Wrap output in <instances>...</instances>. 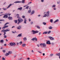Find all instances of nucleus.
I'll list each match as a JSON object with an SVG mask.
<instances>
[{
  "label": "nucleus",
  "mask_w": 60,
  "mask_h": 60,
  "mask_svg": "<svg viewBox=\"0 0 60 60\" xmlns=\"http://www.w3.org/2000/svg\"><path fill=\"white\" fill-rule=\"evenodd\" d=\"M25 0H22V1H17L15 2H14L15 3H21L22 2V3L24 4L25 3Z\"/></svg>",
  "instance_id": "nucleus-1"
},
{
  "label": "nucleus",
  "mask_w": 60,
  "mask_h": 60,
  "mask_svg": "<svg viewBox=\"0 0 60 60\" xmlns=\"http://www.w3.org/2000/svg\"><path fill=\"white\" fill-rule=\"evenodd\" d=\"M9 24V22H6V23L4 25V27H3V28H2V29H5V28H8V27L9 26H8V25H6L7 24Z\"/></svg>",
  "instance_id": "nucleus-2"
},
{
  "label": "nucleus",
  "mask_w": 60,
  "mask_h": 60,
  "mask_svg": "<svg viewBox=\"0 0 60 60\" xmlns=\"http://www.w3.org/2000/svg\"><path fill=\"white\" fill-rule=\"evenodd\" d=\"M32 32H33V34H35V33L37 34L39 32L38 31V30L35 31V30H32Z\"/></svg>",
  "instance_id": "nucleus-3"
},
{
  "label": "nucleus",
  "mask_w": 60,
  "mask_h": 60,
  "mask_svg": "<svg viewBox=\"0 0 60 60\" xmlns=\"http://www.w3.org/2000/svg\"><path fill=\"white\" fill-rule=\"evenodd\" d=\"M40 45L41 46H42L43 47H45L46 46V44L45 43H41L40 44Z\"/></svg>",
  "instance_id": "nucleus-4"
},
{
  "label": "nucleus",
  "mask_w": 60,
  "mask_h": 60,
  "mask_svg": "<svg viewBox=\"0 0 60 60\" xmlns=\"http://www.w3.org/2000/svg\"><path fill=\"white\" fill-rule=\"evenodd\" d=\"M9 45L11 46H15L16 44L15 43H9Z\"/></svg>",
  "instance_id": "nucleus-5"
},
{
  "label": "nucleus",
  "mask_w": 60,
  "mask_h": 60,
  "mask_svg": "<svg viewBox=\"0 0 60 60\" xmlns=\"http://www.w3.org/2000/svg\"><path fill=\"white\" fill-rule=\"evenodd\" d=\"M18 21H19L20 23L22 22L23 21V19L22 18H19L18 19Z\"/></svg>",
  "instance_id": "nucleus-6"
},
{
  "label": "nucleus",
  "mask_w": 60,
  "mask_h": 60,
  "mask_svg": "<svg viewBox=\"0 0 60 60\" xmlns=\"http://www.w3.org/2000/svg\"><path fill=\"white\" fill-rule=\"evenodd\" d=\"M49 38L51 40H54V38H53L52 37H49Z\"/></svg>",
  "instance_id": "nucleus-7"
},
{
  "label": "nucleus",
  "mask_w": 60,
  "mask_h": 60,
  "mask_svg": "<svg viewBox=\"0 0 60 60\" xmlns=\"http://www.w3.org/2000/svg\"><path fill=\"white\" fill-rule=\"evenodd\" d=\"M31 40L33 41H34V40H35V41H37V39L36 38V37H35V38H33Z\"/></svg>",
  "instance_id": "nucleus-8"
},
{
  "label": "nucleus",
  "mask_w": 60,
  "mask_h": 60,
  "mask_svg": "<svg viewBox=\"0 0 60 60\" xmlns=\"http://www.w3.org/2000/svg\"><path fill=\"white\" fill-rule=\"evenodd\" d=\"M6 34V32H4L3 35L4 36V38H7V36L5 35V34Z\"/></svg>",
  "instance_id": "nucleus-9"
},
{
  "label": "nucleus",
  "mask_w": 60,
  "mask_h": 60,
  "mask_svg": "<svg viewBox=\"0 0 60 60\" xmlns=\"http://www.w3.org/2000/svg\"><path fill=\"white\" fill-rule=\"evenodd\" d=\"M46 16L47 17H48L49 16V11L47 12L46 13Z\"/></svg>",
  "instance_id": "nucleus-10"
},
{
  "label": "nucleus",
  "mask_w": 60,
  "mask_h": 60,
  "mask_svg": "<svg viewBox=\"0 0 60 60\" xmlns=\"http://www.w3.org/2000/svg\"><path fill=\"white\" fill-rule=\"evenodd\" d=\"M8 19L10 20H11L13 19L12 17L10 16H9V17H8Z\"/></svg>",
  "instance_id": "nucleus-11"
},
{
  "label": "nucleus",
  "mask_w": 60,
  "mask_h": 60,
  "mask_svg": "<svg viewBox=\"0 0 60 60\" xmlns=\"http://www.w3.org/2000/svg\"><path fill=\"white\" fill-rule=\"evenodd\" d=\"M8 17V16L7 15H4L3 17V18H7Z\"/></svg>",
  "instance_id": "nucleus-12"
},
{
  "label": "nucleus",
  "mask_w": 60,
  "mask_h": 60,
  "mask_svg": "<svg viewBox=\"0 0 60 60\" xmlns=\"http://www.w3.org/2000/svg\"><path fill=\"white\" fill-rule=\"evenodd\" d=\"M5 32H6V31L5 30H1V32H3L4 33Z\"/></svg>",
  "instance_id": "nucleus-13"
},
{
  "label": "nucleus",
  "mask_w": 60,
  "mask_h": 60,
  "mask_svg": "<svg viewBox=\"0 0 60 60\" xmlns=\"http://www.w3.org/2000/svg\"><path fill=\"white\" fill-rule=\"evenodd\" d=\"M21 28V26H19V27H17V29L18 30H20Z\"/></svg>",
  "instance_id": "nucleus-14"
},
{
  "label": "nucleus",
  "mask_w": 60,
  "mask_h": 60,
  "mask_svg": "<svg viewBox=\"0 0 60 60\" xmlns=\"http://www.w3.org/2000/svg\"><path fill=\"white\" fill-rule=\"evenodd\" d=\"M46 44H50L51 43L49 41H48L46 42Z\"/></svg>",
  "instance_id": "nucleus-15"
},
{
  "label": "nucleus",
  "mask_w": 60,
  "mask_h": 60,
  "mask_svg": "<svg viewBox=\"0 0 60 60\" xmlns=\"http://www.w3.org/2000/svg\"><path fill=\"white\" fill-rule=\"evenodd\" d=\"M9 55V54L8 53H7L5 54V55L6 56H8Z\"/></svg>",
  "instance_id": "nucleus-16"
},
{
  "label": "nucleus",
  "mask_w": 60,
  "mask_h": 60,
  "mask_svg": "<svg viewBox=\"0 0 60 60\" xmlns=\"http://www.w3.org/2000/svg\"><path fill=\"white\" fill-rule=\"evenodd\" d=\"M58 21H59V20H58V19H57V20H56L55 21H54V23H55L56 22H58Z\"/></svg>",
  "instance_id": "nucleus-17"
},
{
  "label": "nucleus",
  "mask_w": 60,
  "mask_h": 60,
  "mask_svg": "<svg viewBox=\"0 0 60 60\" xmlns=\"http://www.w3.org/2000/svg\"><path fill=\"white\" fill-rule=\"evenodd\" d=\"M22 9V7H21L20 8H18L17 9L18 10H20V11H21Z\"/></svg>",
  "instance_id": "nucleus-18"
},
{
  "label": "nucleus",
  "mask_w": 60,
  "mask_h": 60,
  "mask_svg": "<svg viewBox=\"0 0 60 60\" xmlns=\"http://www.w3.org/2000/svg\"><path fill=\"white\" fill-rule=\"evenodd\" d=\"M34 12H35V11H34V10H33V11H32L31 12V15L34 14Z\"/></svg>",
  "instance_id": "nucleus-19"
},
{
  "label": "nucleus",
  "mask_w": 60,
  "mask_h": 60,
  "mask_svg": "<svg viewBox=\"0 0 60 60\" xmlns=\"http://www.w3.org/2000/svg\"><path fill=\"white\" fill-rule=\"evenodd\" d=\"M22 34H19L18 36H17V37H18V36H19V37H21L22 36L21 35Z\"/></svg>",
  "instance_id": "nucleus-20"
},
{
  "label": "nucleus",
  "mask_w": 60,
  "mask_h": 60,
  "mask_svg": "<svg viewBox=\"0 0 60 60\" xmlns=\"http://www.w3.org/2000/svg\"><path fill=\"white\" fill-rule=\"evenodd\" d=\"M12 5L11 4H10L7 7V9L8 8H10V6Z\"/></svg>",
  "instance_id": "nucleus-21"
},
{
  "label": "nucleus",
  "mask_w": 60,
  "mask_h": 60,
  "mask_svg": "<svg viewBox=\"0 0 60 60\" xmlns=\"http://www.w3.org/2000/svg\"><path fill=\"white\" fill-rule=\"evenodd\" d=\"M17 18H18V19L20 18V17H19V14H17Z\"/></svg>",
  "instance_id": "nucleus-22"
},
{
  "label": "nucleus",
  "mask_w": 60,
  "mask_h": 60,
  "mask_svg": "<svg viewBox=\"0 0 60 60\" xmlns=\"http://www.w3.org/2000/svg\"><path fill=\"white\" fill-rule=\"evenodd\" d=\"M6 32H7V31H10V29H6L5 30Z\"/></svg>",
  "instance_id": "nucleus-23"
},
{
  "label": "nucleus",
  "mask_w": 60,
  "mask_h": 60,
  "mask_svg": "<svg viewBox=\"0 0 60 60\" xmlns=\"http://www.w3.org/2000/svg\"><path fill=\"white\" fill-rule=\"evenodd\" d=\"M48 33L47 31H46V32H43V34H47Z\"/></svg>",
  "instance_id": "nucleus-24"
},
{
  "label": "nucleus",
  "mask_w": 60,
  "mask_h": 60,
  "mask_svg": "<svg viewBox=\"0 0 60 60\" xmlns=\"http://www.w3.org/2000/svg\"><path fill=\"white\" fill-rule=\"evenodd\" d=\"M14 22H15V23L16 24V23H17V22L18 20H14Z\"/></svg>",
  "instance_id": "nucleus-25"
},
{
  "label": "nucleus",
  "mask_w": 60,
  "mask_h": 60,
  "mask_svg": "<svg viewBox=\"0 0 60 60\" xmlns=\"http://www.w3.org/2000/svg\"><path fill=\"white\" fill-rule=\"evenodd\" d=\"M26 45V44H23L22 45V47H24Z\"/></svg>",
  "instance_id": "nucleus-26"
},
{
  "label": "nucleus",
  "mask_w": 60,
  "mask_h": 60,
  "mask_svg": "<svg viewBox=\"0 0 60 60\" xmlns=\"http://www.w3.org/2000/svg\"><path fill=\"white\" fill-rule=\"evenodd\" d=\"M8 53L10 54H11L12 53V52L11 51H9L8 52Z\"/></svg>",
  "instance_id": "nucleus-27"
},
{
  "label": "nucleus",
  "mask_w": 60,
  "mask_h": 60,
  "mask_svg": "<svg viewBox=\"0 0 60 60\" xmlns=\"http://www.w3.org/2000/svg\"><path fill=\"white\" fill-rule=\"evenodd\" d=\"M23 40L24 41H25L27 40V38H23Z\"/></svg>",
  "instance_id": "nucleus-28"
},
{
  "label": "nucleus",
  "mask_w": 60,
  "mask_h": 60,
  "mask_svg": "<svg viewBox=\"0 0 60 60\" xmlns=\"http://www.w3.org/2000/svg\"><path fill=\"white\" fill-rule=\"evenodd\" d=\"M0 41V42L1 43H4V40H1Z\"/></svg>",
  "instance_id": "nucleus-29"
},
{
  "label": "nucleus",
  "mask_w": 60,
  "mask_h": 60,
  "mask_svg": "<svg viewBox=\"0 0 60 60\" xmlns=\"http://www.w3.org/2000/svg\"><path fill=\"white\" fill-rule=\"evenodd\" d=\"M50 22L51 23L53 22V19H51L50 20Z\"/></svg>",
  "instance_id": "nucleus-30"
},
{
  "label": "nucleus",
  "mask_w": 60,
  "mask_h": 60,
  "mask_svg": "<svg viewBox=\"0 0 60 60\" xmlns=\"http://www.w3.org/2000/svg\"><path fill=\"white\" fill-rule=\"evenodd\" d=\"M43 24L44 25H46V22H43Z\"/></svg>",
  "instance_id": "nucleus-31"
},
{
  "label": "nucleus",
  "mask_w": 60,
  "mask_h": 60,
  "mask_svg": "<svg viewBox=\"0 0 60 60\" xmlns=\"http://www.w3.org/2000/svg\"><path fill=\"white\" fill-rule=\"evenodd\" d=\"M27 21L26 20H24V22L26 24V22Z\"/></svg>",
  "instance_id": "nucleus-32"
},
{
  "label": "nucleus",
  "mask_w": 60,
  "mask_h": 60,
  "mask_svg": "<svg viewBox=\"0 0 60 60\" xmlns=\"http://www.w3.org/2000/svg\"><path fill=\"white\" fill-rule=\"evenodd\" d=\"M49 29H52V27L51 26H50V27H49Z\"/></svg>",
  "instance_id": "nucleus-33"
},
{
  "label": "nucleus",
  "mask_w": 60,
  "mask_h": 60,
  "mask_svg": "<svg viewBox=\"0 0 60 60\" xmlns=\"http://www.w3.org/2000/svg\"><path fill=\"white\" fill-rule=\"evenodd\" d=\"M31 12V10H29L28 11V13H30Z\"/></svg>",
  "instance_id": "nucleus-34"
},
{
  "label": "nucleus",
  "mask_w": 60,
  "mask_h": 60,
  "mask_svg": "<svg viewBox=\"0 0 60 60\" xmlns=\"http://www.w3.org/2000/svg\"><path fill=\"white\" fill-rule=\"evenodd\" d=\"M7 15H8V16H10L11 15V14L8 13V14H7Z\"/></svg>",
  "instance_id": "nucleus-35"
},
{
  "label": "nucleus",
  "mask_w": 60,
  "mask_h": 60,
  "mask_svg": "<svg viewBox=\"0 0 60 60\" xmlns=\"http://www.w3.org/2000/svg\"><path fill=\"white\" fill-rule=\"evenodd\" d=\"M3 9L4 10V11H6L7 10V8H3Z\"/></svg>",
  "instance_id": "nucleus-36"
},
{
  "label": "nucleus",
  "mask_w": 60,
  "mask_h": 60,
  "mask_svg": "<svg viewBox=\"0 0 60 60\" xmlns=\"http://www.w3.org/2000/svg\"><path fill=\"white\" fill-rule=\"evenodd\" d=\"M51 33V31H49L48 32V34H49Z\"/></svg>",
  "instance_id": "nucleus-37"
},
{
  "label": "nucleus",
  "mask_w": 60,
  "mask_h": 60,
  "mask_svg": "<svg viewBox=\"0 0 60 60\" xmlns=\"http://www.w3.org/2000/svg\"><path fill=\"white\" fill-rule=\"evenodd\" d=\"M29 8V6H27V7H26V9H28Z\"/></svg>",
  "instance_id": "nucleus-38"
},
{
  "label": "nucleus",
  "mask_w": 60,
  "mask_h": 60,
  "mask_svg": "<svg viewBox=\"0 0 60 60\" xmlns=\"http://www.w3.org/2000/svg\"><path fill=\"white\" fill-rule=\"evenodd\" d=\"M22 42L21 41V42H20L19 43V44L20 45H21V44H22Z\"/></svg>",
  "instance_id": "nucleus-39"
},
{
  "label": "nucleus",
  "mask_w": 60,
  "mask_h": 60,
  "mask_svg": "<svg viewBox=\"0 0 60 60\" xmlns=\"http://www.w3.org/2000/svg\"><path fill=\"white\" fill-rule=\"evenodd\" d=\"M32 2H30L28 3V5H29V4H31V3Z\"/></svg>",
  "instance_id": "nucleus-40"
},
{
  "label": "nucleus",
  "mask_w": 60,
  "mask_h": 60,
  "mask_svg": "<svg viewBox=\"0 0 60 60\" xmlns=\"http://www.w3.org/2000/svg\"><path fill=\"white\" fill-rule=\"evenodd\" d=\"M25 18V16H24V15H22V18Z\"/></svg>",
  "instance_id": "nucleus-41"
},
{
  "label": "nucleus",
  "mask_w": 60,
  "mask_h": 60,
  "mask_svg": "<svg viewBox=\"0 0 60 60\" xmlns=\"http://www.w3.org/2000/svg\"><path fill=\"white\" fill-rule=\"evenodd\" d=\"M2 60H5V58L4 57H3L2 58Z\"/></svg>",
  "instance_id": "nucleus-42"
},
{
  "label": "nucleus",
  "mask_w": 60,
  "mask_h": 60,
  "mask_svg": "<svg viewBox=\"0 0 60 60\" xmlns=\"http://www.w3.org/2000/svg\"><path fill=\"white\" fill-rule=\"evenodd\" d=\"M3 52L5 53L6 52V51L5 50H3Z\"/></svg>",
  "instance_id": "nucleus-43"
},
{
  "label": "nucleus",
  "mask_w": 60,
  "mask_h": 60,
  "mask_svg": "<svg viewBox=\"0 0 60 60\" xmlns=\"http://www.w3.org/2000/svg\"><path fill=\"white\" fill-rule=\"evenodd\" d=\"M56 7V5H53V6H52V7Z\"/></svg>",
  "instance_id": "nucleus-44"
},
{
  "label": "nucleus",
  "mask_w": 60,
  "mask_h": 60,
  "mask_svg": "<svg viewBox=\"0 0 60 60\" xmlns=\"http://www.w3.org/2000/svg\"><path fill=\"white\" fill-rule=\"evenodd\" d=\"M47 16V15L46 14H45L44 16L43 17H46Z\"/></svg>",
  "instance_id": "nucleus-45"
},
{
  "label": "nucleus",
  "mask_w": 60,
  "mask_h": 60,
  "mask_svg": "<svg viewBox=\"0 0 60 60\" xmlns=\"http://www.w3.org/2000/svg\"><path fill=\"white\" fill-rule=\"evenodd\" d=\"M4 21V20H0V21Z\"/></svg>",
  "instance_id": "nucleus-46"
},
{
  "label": "nucleus",
  "mask_w": 60,
  "mask_h": 60,
  "mask_svg": "<svg viewBox=\"0 0 60 60\" xmlns=\"http://www.w3.org/2000/svg\"><path fill=\"white\" fill-rule=\"evenodd\" d=\"M37 27L39 29H40V28L39 26H37Z\"/></svg>",
  "instance_id": "nucleus-47"
},
{
  "label": "nucleus",
  "mask_w": 60,
  "mask_h": 60,
  "mask_svg": "<svg viewBox=\"0 0 60 60\" xmlns=\"http://www.w3.org/2000/svg\"><path fill=\"white\" fill-rule=\"evenodd\" d=\"M41 1L42 2H44V0H41Z\"/></svg>",
  "instance_id": "nucleus-48"
},
{
  "label": "nucleus",
  "mask_w": 60,
  "mask_h": 60,
  "mask_svg": "<svg viewBox=\"0 0 60 60\" xmlns=\"http://www.w3.org/2000/svg\"><path fill=\"white\" fill-rule=\"evenodd\" d=\"M53 54H51L50 55V56H53Z\"/></svg>",
  "instance_id": "nucleus-49"
},
{
  "label": "nucleus",
  "mask_w": 60,
  "mask_h": 60,
  "mask_svg": "<svg viewBox=\"0 0 60 60\" xmlns=\"http://www.w3.org/2000/svg\"><path fill=\"white\" fill-rule=\"evenodd\" d=\"M31 52L32 53H34V51L33 50H32Z\"/></svg>",
  "instance_id": "nucleus-50"
},
{
  "label": "nucleus",
  "mask_w": 60,
  "mask_h": 60,
  "mask_svg": "<svg viewBox=\"0 0 60 60\" xmlns=\"http://www.w3.org/2000/svg\"><path fill=\"white\" fill-rule=\"evenodd\" d=\"M33 22H30V24H33Z\"/></svg>",
  "instance_id": "nucleus-51"
},
{
  "label": "nucleus",
  "mask_w": 60,
  "mask_h": 60,
  "mask_svg": "<svg viewBox=\"0 0 60 60\" xmlns=\"http://www.w3.org/2000/svg\"><path fill=\"white\" fill-rule=\"evenodd\" d=\"M41 32H40L39 33V35H40L41 34Z\"/></svg>",
  "instance_id": "nucleus-52"
},
{
  "label": "nucleus",
  "mask_w": 60,
  "mask_h": 60,
  "mask_svg": "<svg viewBox=\"0 0 60 60\" xmlns=\"http://www.w3.org/2000/svg\"><path fill=\"white\" fill-rule=\"evenodd\" d=\"M57 55L58 56H60V53H59L57 54Z\"/></svg>",
  "instance_id": "nucleus-53"
},
{
  "label": "nucleus",
  "mask_w": 60,
  "mask_h": 60,
  "mask_svg": "<svg viewBox=\"0 0 60 60\" xmlns=\"http://www.w3.org/2000/svg\"><path fill=\"white\" fill-rule=\"evenodd\" d=\"M18 22L17 23V24H19V23H20V22L19 21H18Z\"/></svg>",
  "instance_id": "nucleus-54"
},
{
  "label": "nucleus",
  "mask_w": 60,
  "mask_h": 60,
  "mask_svg": "<svg viewBox=\"0 0 60 60\" xmlns=\"http://www.w3.org/2000/svg\"><path fill=\"white\" fill-rule=\"evenodd\" d=\"M53 9L54 10H56V8H53Z\"/></svg>",
  "instance_id": "nucleus-55"
},
{
  "label": "nucleus",
  "mask_w": 60,
  "mask_h": 60,
  "mask_svg": "<svg viewBox=\"0 0 60 60\" xmlns=\"http://www.w3.org/2000/svg\"><path fill=\"white\" fill-rule=\"evenodd\" d=\"M28 20H29V21L30 22L31 21V20L30 19H29Z\"/></svg>",
  "instance_id": "nucleus-56"
},
{
  "label": "nucleus",
  "mask_w": 60,
  "mask_h": 60,
  "mask_svg": "<svg viewBox=\"0 0 60 60\" xmlns=\"http://www.w3.org/2000/svg\"><path fill=\"white\" fill-rule=\"evenodd\" d=\"M43 54V56H45V53H43V54Z\"/></svg>",
  "instance_id": "nucleus-57"
},
{
  "label": "nucleus",
  "mask_w": 60,
  "mask_h": 60,
  "mask_svg": "<svg viewBox=\"0 0 60 60\" xmlns=\"http://www.w3.org/2000/svg\"><path fill=\"white\" fill-rule=\"evenodd\" d=\"M38 52H39L40 53H41V54L42 53L41 52H40V51H38Z\"/></svg>",
  "instance_id": "nucleus-58"
},
{
  "label": "nucleus",
  "mask_w": 60,
  "mask_h": 60,
  "mask_svg": "<svg viewBox=\"0 0 60 60\" xmlns=\"http://www.w3.org/2000/svg\"><path fill=\"white\" fill-rule=\"evenodd\" d=\"M37 45L38 47H39L40 46L39 45Z\"/></svg>",
  "instance_id": "nucleus-59"
},
{
  "label": "nucleus",
  "mask_w": 60,
  "mask_h": 60,
  "mask_svg": "<svg viewBox=\"0 0 60 60\" xmlns=\"http://www.w3.org/2000/svg\"><path fill=\"white\" fill-rule=\"evenodd\" d=\"M28 60H29L30 59V58H27Z\"/></svg>",
  "instance_id": "nucleus-60"
},
{
  "label": "nucleus",
  "mask_w": 60,
  "mask_h": 60,
  "mask_svg": "<svg viewBox=\"0 0 60 60\" xmlns=\"http://www.w3.org/2000/svg\"><path fill=\"white\" fill-rule=\"evenodd\" d=\"M17 45H19V43H17Z\"/></svg>",
  "instance_id": "nucleus-61"
},
{
  "label": "nucleus",
  "mask_w": 60,
  "mask_h": 60,
  "mask_svg": "<svg viewBox=\"0 0 60 60\" xmlns=\"http://www.w3.org/2000/svg\"><path fill=\"white\" fill-rule=\"evenodd\" d=\"M12 33L13 34H15V32H13V31H12Z\"/></svg>",
  "instance_id": "nucleus-62"
},
{
  "label": "nucleus",
  "mask_w": 60,
  "mask_h": 60,
  "mask_svg": "<svg viewBox=\"0 0 60 60\" xmlns=\"http://www.w3.org/2000/svg\"><path fill=\"white\" fill-rule=\"evenodd\" d=\"M21 60V58H20L19 59V60Z\"/></svg>",
  "instance_id": "nucleus-63"
},
{
  "label": "nucleus",
  "mask_w": 60,
  "mask_h": 60,
  "mask_svg": "<svg viewBox=\"0 0 60 60\" xmlns=\"http://www.w3.org/2000/svg\"><path fill=\"white\" fill-rule=\"evenodd\" d=\"M4 45L5 46H6V44H5Z\"/></svg>",
  "instance_id": "nucleus-64"
}]
</instances>
